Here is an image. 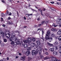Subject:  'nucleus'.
<instances>
[{
    "label": "nucleus",
    "mask_w": 61,
    "mask_h": 61,
    "mask_svg": "<svg viewBox=\"0 0 61 61\" xmlns=\"http://www.w3.org/2000/svg\"><path fill=\"white\" fill-rule=\"evenodd\" d=\"M50 31L48 30L47 32V34H46V39H47L48 38L49 36H50Z\"/></svg>",
    "instance_id": "1"
},
{
    "label": "nucleus",
    "mask_w": 61,
    "mask_h": 61,
    "mask_svg": "<svg viewBox=\"0 0 61 61\" xmlns=\"http://www.w3.org/2000/svg\"><path fill=\"white\" fill-rule=\"evenodd\" d=\"M38 52H39L38 49H37L36 51L35 50H33L32 52V54L33 56H34L36 55V54H38Z\"/></svg>",
    "instance_id": "2"
},
{
    "label": "nucleus",
    "mask_w": 61,
    "mask_h": 61,
    "mask_svg": "<svg viewBox=\"0 0 61 61\" xmlns=\"http://www.w3.org/2000/svg\"><path fill=\"white\" fill-rule=\"evenodd\" d=\"M17 40V37H16L15 36L12 37H10V41H15Z\"/></svg>",
    "instance_id": "3"
},
{
    "label": "nucleus",
    "mask_w": 61,
    "mask_h": 61,
    "mask_svg": "<svg viewBox=\"0 0 61 61\" xmlns=\"http://www.w3.org/2000/svg\"><path fill=\"white\" fill-rule=\"evenodd\" d=\"M51 61H57L58 60L56 58V57H54L53 56H51Z\"/></svg>",
    "instance_id": "4"
},
{
    "label": "nucleus",
    "mask_w": 61,
    "mask_h": 61,
    "mask_svg": "<svg viewBox=\"0 0 61 61\" xmlns=\"http://www.w3.org/2000/svg\"><path fill=\"white\" fill-rule=\"evenodd\" d=\"M20 41H17L16 43V44H19V43L20 44V46H22H22H23V42H20Z\"/></svg>",
    "instance_id": "5"
},
{
    "label": "nucleus",
    "mask_w": 61,
    "mask_h": 61,
    "mask_svg": "<svg viewBox=\"0 0 61 61\" xmlns=\"http://www.w3.org/2000/svg\"><path fill=\"white\" fill-rule=\"evenodd\" d=\"M11 41V45H13V46H15V45H16V42H14L13 41Z\"/></svg>",
    "instance_id": "6"
},
{
    "label": "nucleus",
    "mask_w": 61,
    "mask_h": 61,
    "mask_svg": "<svg viewBox=\"0 0 61 61\" xmlns=\"http://www.w3.org/2000/svg\"><path fill=\"white\" fill-rule=\"evenodd\" d=\"M31 52L29 51H27L26 53V56H29Z\"/></svg>",
    "instance_id": "7"
},
{
    "label": "nucleus",
    "mask_w": 61,
    "mask_h": 61,
    "mask_svg": "<svg viewBox=\"0 0 61 61\" xmlns=\"http://www.w3.org/2000/svg\"><path fill=\"white\" fill-rule=\"evenodd\" d=\"M5 36L7 38H9V37H10V33H9L7 34H5Z\"/></svg>",
    "instance_id": "8"
},
{
    "label": "nucleus",
    "mask_w": 61,
    "mask_h": 61,
    "mask_svg": "<svg viewBox=\"0 0 61 61\" xmlns=\"http://www.w3.org/2000/svg\"><path fill=\"white\" fill-rule=\"evenodd\" d=\"M51 56H50V57L46 56L44 58V59L45 60H46V59H49V58H51V59H52V58H51Z\"/></svg>",
    "instance_id": "9"
},
{
    "label": "nucleus",
    "mask_w": 61,
    "mask_h": 61,
    "mask_svg": "<svg viewBox=\"0 0 61 61\" xmlns=\"http://www.w3.org/2000/svg\"><path fill=\"white\" fill-rule=\"evenodd\" d=\"M56 23L57 24H60L59 25V26L60 27H61V22H60L59 21H58V20H57L56 21Z\"/></svg>",
    "instance_id": "10"
},
{
    "label": "nucleus",
    "mask_w": 61,
    "mask_h": 61,
    "mask_svg": "<svg viewBox=\"0 0 61 61\" xmlns=\"http://www.w3.org/2000/svg\"><path fill=\"white\" fill-rule=\"evenodd\" d=\"M35 45L34 43H32L30 45V46L31 47H34L35 46Z\"/></svg>",
    "instance_id": "11"
},
{
    "label": "nucleus",
    "mask_w": 61,
    "mask_h": 61,
    "mask_svg": "<svg viewBox=\"0 0 61 61\" xmlns=\"http://www.w3.org/2000/svg\"><path fill=\"white\" fill-rule=\"evenodd\" d=\"M25 56H24L23 57H22L20 58L21 60H25Z\"/></svg>",
    "instance_id": "12"
},
{
    "label": "nucleus",
    "mask_w": 61,
    "mask_h": 61,
    "mask_svg": "<svg viewBox=\"0 0 61 61\" xmlns=\"http://www.w3.org/2000/svg\"><path fill=\"white\" fill-rule=\"evenodd\" d=\"M53 54L54 56H56V55H58V52H56V51H54L53 52Z\"/></svg>",
    "instance_id": "13"
},
{
    "label": "nucleus",
    "mask_w": 61,
    "mask_h": 61,
    "mask_svg": "<svg viewBox=\"0 0 61 61\" xmlns=\"http://www.w3.org/2000/svg\"><path fill=\"white\" fill-rule=\"evenodd\" d=\"M40 51H39V55H40L41 54V53H42V51H41V50H42V48L40 47Z\"/></svg>",
    "instance_id": "14"
},
{
    "label": "nucleus",
    "mask_w": 61,
    "mask_h": 61,
    "mask_svg": "<svg viewBox=\"0 0 61 61\" xmlns=\"http://www.w3.org/2000/svg\"><path fill=\"white\" fill-rule=\"evenodd\" d=\"M47 39H49V40H50V42H51V41L52 40H53V39H52V37H50L49 36L48 38L47 39H46V40H47Z\"/></svg>",
    "instance_id": "15"
},
{
    "label": "nucleus",
    "mask_w": 61,
    "mask_h": 61,
    "mask_svg": "<svg viewBox=\"0 0 61 61\" xmlns=\"http://www.w3.org/2000/svg\"><path fill=\"white\" fill-rule=\"evenodd\" d=\"M27 40L28 41L31 42L32 41V38L30 37H29L27 38Z\"/></svg>",
    "instance_id": "16"
},
{
    "label": "nucleus",
    "mask_w": 61,
    "mask_h": 61,
    "mask_svg": "<svg viewBox=\"0 0 61 61\" xmlns=\"http://www.w3.org/2000/svg\"><path fill=\"white\" fill-rule=\"evenodd\" d=\"M51 30L53 32H56L57 31V30L55 28H52L51 29Z\"/></svg>",
    "instance_id": "17"
},
{
    "label": "nucleus",
    "mask_w": 61,
    "mask_h": 61,
    "mask_svg": "<svg viewBox=\"0 0 61 61\" xmlns=\"http://www.w3.org/2000/svg\"><path fill=\"white\" fill-rule=\"evenodd\" d=\"M21 45V46H24V48H26V47H27V46H28V45H27V44H25L24 45V44H23V46H22V45Z\"/></svg>",
    "instance_id": "18"
},
{
    "label": "nucleus",
    "mask_w": 61,
    "mask_h": 61,
    "mask_svg": "<svg viewBox=\"0 0 61 61\" xmlns=\"http://www.w3.org/2000/svg\"><path fill=\"white\" fill-rule=\"evenodd\" d=\"M23 42L24 43H28V41L27 40H25L23 41Z\"/></svg>",
    "instance_id": "19"
},
{
    "label": "nucleus",
    "mask_w": 61,
    "mask_h": 61,
    "mask_svg": "<svg viewBox=\"0 0 61 61\" xmlns=\"http://www.w3.org/2000/svg\"><path fill=\"white\" fill-rule=\"evenodd\" d=\"M14 36H15V33H11V37H14Z\"/></svg>",
    "instance_id": "20"
},
{
    "label": "nucleus",
    "mask_w": 61,
    "mask_h": 61,
    "mask_svg": "<svg viewBox=\"0 0 61 61\" xmlns=\"http://www.w3.org/2000/svg\"><path fill=\"white\" fill-rule=\"evenodd\" d=\"M51 37H55L56 36V35L53 34L52 33L51 34Z\"/></svg>",
    "instance_id": "21"
},
{
    "label": "nucleus",
    "mask_w": 61,
    "mask_h": 61,
    "mask_svg": "<svg viewBox=\"0 0 61 61\" xmlns=\"http://www.w3.org/2000/svg\"><path fill=\"white\" fill-rule=\"evenodd\" d=\"M54 50V48H51L50 49V51L51 52H53Z\"/></svg>",
    "instance_id": "22"
},
{
    "label": "nucleus",
    "mask_w": 61,
    "mask_h": 61,
    "mask_svg": "<svg viewBox=\"0 0 61 61\" xmlns=\"http://www.w3.org/2000/svg\"><path fill=\"white\" fill-rule=\"evenodd\" d=\"M47 44L49 46H53V44H51L48 42H47Z\"/></svg>",
    "instance_id": "23"
},
{
    "label": "nucleus",
    "mask_w": 61,
    "mask_h": 61,
    "mask_svg": "<svg viewBox=\"0 0 61 61\" xmlns=\"http://www.w3.org/2000/svg\"><path fill=\"white\" fill-rule=\"evenodd\" d=\"M36 43L37 45H40V41H37Z\"/></svg>",
    "instance_id": "24"
},
{
    "label": "nucleus",
    "mask_w": 61,
    "mask_h": 61,
    "mask_svg": "<svg viewBox=\"0 0 61 61\" xmlns=\"http://www.w3.org/2000/svg\"><path fill=\"white\" fill-rule=\"evenodd\" d=\"M53 49H54V50H57L58 49L57 48V47L56 46H55L53 48Z\"/></svg>",
    "instance_id": "25"
},
{
    "label": "nucleus",
    "mask_w": 61,
    "mask_h": 61,
    "mask_svg": "<svg viewBox=\"0 0 61 61\" xmlns=\"http://www.w3.org/2000/svg\"><path fill=\"white\" fill-rule=\"evenodd\" d=\"M57 34L58 35H61V30H59L57 32Z\"/></svg>",
    "instance_id": "26"
},
{
    "label": "nucleus",
    "mask_w": 61,
    "mask_h": 61,
    "mask_svg": "<svg viewBox=\"0 0 61 61\" xmlns=\"http://www.w3.org/2000/svg\"><path fill=\"white\" fill-rule=\"evenodd\" d=\"M54 44L55 45H58V42L57 41H55L54 43Z\"/></svg>",
    "instance_id": "27"
},
{
    "label": "nucleus",
    "mask_w": 61,
    "mask_h": 61,
    "mask_svg": "<svg viewBox=\"0 0 61 61\" xmlns=\"http://www.w3.org/2000/svg\"><path fill=\"white\" fill-rule=\"evenodd\" d=\"M39 46L36 45V47L37 49H39L40 48V45H39Z\"/></svg>",
    "instance_id": "28"
},
{
    "label": "nucleus",
    "mask_w": 61,
    "mask_h": 61,
    "mask_svg": "<svg viewBox=\"0 0 61 61\" xmlns=\"http://www.w3.org/2000/svg\"><path fill=\"white\" fill-rule=\"evenodd\" d=\"M58 40L59 41H61V36H59L58 38Z\"/></svg>",
    "instance_id": "29"
},
{
    "label": "nucleus",
    "mask_w": 61,
    "mask_h": 61,
    "mask_svg": "<svg viewBox=\"0 0 61 61\" xmlns=\"http://www.w3.org/2000/svg\"><path fill=\"white\" fill-rule=\"evenodd\" d=\"M32 40L33 41L35 42V41H36V38H33L32 39Z\"/></svg>",
    "instance_id": "30"
},
{
    "label": "nucleus",
    "mask_w": 61,
    "mask_h": 61,
    "mask_svg": "<svg viewBox=\"0 0 61 61\" xmlns=\"http://www.w3.org/2000/svg\"><path fill=\"white\" fill-rule=\"evenodd\" d=\"M46 22H45V21H43L41 22V25H44L45 24Z\"/></svg>",
    "instance_id": "31"
},
{
    "label": "nucleus",
    "mask_w": 61,
    "mask_h": 61,
    "mask_svg": "<svg viewBox=\"0 0 61 61\" xmlns=\"http://www.w3.org/2000/svg\"><path fill=\"white\" fill-rule=\"evenodd\" d=\"M31 49V48L30 47H28L27 48V50H30Z\"/></svg>",
    "instance_id": "32"
},
{
    "label": "nucleus",
    "mask_w": 61,
    "mask_h": 61,
    "mask_svg": "<svg viewBox=\"0 0 61 61\" xmlns=\"http://www.w3.org/2000/svg\"><path fill=\"white\" fill-rule=\"evenodd\" d=\"M53 25L54 26V27H57V26H58V25H55V23H53Z\"/></svg>",
    "instance_id": "33"
},
{
    "label": "nucleus",
    "mask_w": 61,
    "mask_h": 61,
    "mask_svg": "<svg viewBox=\"0 0 61 61\" xmlns=\"http://www.w3.org/2000/svg\"><path fill=\"white\" fill-rule=\"evenodd\" d=\"M1 16L2 17H4L5 16V14H4V13H2L1 14Z\"/></svg>",
    "instance_id": "34"
},
{
    "label": "nucleus",
    "mask_w": 61,
    "mask_h": 61,
    "mask_svg": "<svg viewBox=\"0 0 61 61\" xmlns=\"http://www.w3.org/2000/svg\"><path fill=\"white\" fill-rule=\"evenodd\" d=\"M40 55V57H41V58H43V57L44 56H43V55H41V54Z\"/></svg>",
    "instance_id": "35"
},
{
    "label": "nucleus",
    "mask_w": 61,
    "mask_h": 61,
    "mask_svg": "<svg viewBox=\"0 0 61 61\" xmlns=\"http://www.w3.org/2000/svg\"><path fill=\"white\" fill-rule=\"evenodd\" d=\"M31 60V58H30L29 57H28V61H30V60Z\"/></svg>",
    "instance_id": "36"
},
{
    "label": "nucleus",
    "mask_w": 61,
    "mask_h": 61,
    "mask_svg": "<svg viewBox=\"0 0 61 61\" xmlns=\"http://www.w3.org/2000/svg\"><path fill=\"white\" fill-rule=\"evenodd\" d=\"M4 42H7V40L6 39H4Z\"/></svg>",
    "instance_id": "37"
},
{
    "label": "nucleus",
    "mask_w": 61,
    "mask_h": 61,
    "mask_svg": "<svg viewBox=\"0 0 61 61\" xmlns=\"http://www.w3.org/2000/svg\"><path fill=\"white\" fill-rule=\"evenodd\" d=\"M3 31H0V35H1V34H3Z\"/></svg>",
    "instance_id": "38"
},
{
    "label": "nucleus",
    "mask_w": 61,
    "mask_h": 61,
    "mask_svg": "<svg viewBox=\"0 0 61 61\" xmlns=\"http://www.w3.org/2000/svg\"><path fill=\"white\" fill-rule=\"evenodd\" d=\"M4 36H5V33H3L2 35V37H4Z\"/></svg>",
    "instance_id": "39"
},
{
    "label": "nucleus",
    "mask_w": 61,
    "mask_h": 61,
    "mask_svg": "<svg viewBox=\"0 0 61 61\" xmlns=\"http://www.w3.org/2000/svg\"><path fill=\"white\" fill-rule=\"evenodd\" d=\"M39 11H40V12L41 13L42 12V10H41L39 9Z\"/></svg>",
    "instance_id": "40"
},
{
    "label": "nucleus",
    "mask_w": 61,
    "mask_h": 61,
    "mask_svg": "<svg viewBox=\"0 0 61 61\" xmlns=\"http://www.w3.org/2000/svg\"><path fill=\"white\" fill-rule=\"evenodd\" d=\"M26 17H28L29 16V14H26Z\"/></svg>",
    "instance_id": "41"
},
{
    "label": "nucleus",
    "mask_w": 61,
    "mask_h": 61,
    "mask_svg": "<svg viewBox=\"0 0 61 61\" xmlns=\"http://www.w3.org/2000/svg\"><path fill=\"white\" fill-rule=\"evenodd\" d=\"M59 52L60 54H61V49L59 50Z\"/></svg>",
    "instance_id": "42"
},
{
    "label": "nucleus",
    "mask_w": 61,
    "mask_h": 61,
    "mask_svg": "<svg viewBox=\"0 0 61 61\" xmlns=\"http://www.w3.org/2000/svg\"><path fill=\"white\" fill-rule=\"evenodd\" d=\"M45 24H48V21H45Z\"/></svg>",
    "instance_id": "43"
},
{
    "label": "nucleus",
    "mask_w": 61,
    "mask_h": 61,
    "mask_svg": "<svg viewBox=\"0 0 61 61\" xmlns=\"http://www.w3.org/2000/svg\"><path fill=\"white\" fill-rule=\"evenodd\" d=\"M50 3L52 4H54V2H50Z\"/></svg>",
    "instance_id": "44"
},
{
    "label": "nucleus",
    "mask_w": 61,
    "mask_h": 61,
    "mask_svg": "<svg viewBox=\"0 0 61 61\" xmlns=\"http://www.w3.org/2000/svg\"><path fill=\"white\" fill-rule=\"evenodd\" d=\"M46 55H48V53L47 52H46Z\"/></svg>",
    "instance_id": "45"
},
{
    "label": "nucleus",
    "mask_w": 61,
    "mask_h": 61,
    "mask_svg": "<svg viewBox=\"0 0 61 61\" xmlns=\"http://www.w3.org/2000/svg\"><path fill=\"white\" fill-rule=\"evenodd\" d=\"M18 57H19L18 56H16L15 59H17V58H18Z\"/></svg>",
    "instance_id": "46"
},
{
    "label": "nucleus",
    "mask_w": 61,
    "mask_h": 61,
    "mask_svg": "<svg viewBox=\"0 0 61 61\" xmlns=\"http://www.w3.org/2000/svg\"><path fill=\"white\" fill-rule=\"evenodd\" d=\"M11 19V18L10 17H9V18H8V20H10Z\"/></svg>",
    "instance_id": "47"
},
{
    "label": "nucleus",
    "mask_w": 61,
    "mask_h": 61,
    "mask_svg": "<svg viewBox=\"0 0 61 61\" xmlns=\"http://www.w3.org/2000/svg\"><path fill=\"white\" fill-rule=\"evenodd\" d=\"M59 46H60L59 47V48L60 49V48L61 49V44L59 45Z\"/></svg>",
    "instance_id": "48"
},
{
    "label": "nucleus",
    "mask_w": 61,
    "mask_h": 61,
    "mask_svg": "<svg viewBox=\"0 0 61 61\" xmlns=\"http://www.w3.org/2000/svg\"><path fill=\"white\" fill-rule=\"evenodd\" d=\"M11 14H12V13L11 12H10V14H9V15H11Z\"/></svg>",
    "instance_id": "49"
},
{
    "label": "nucleus",
    "mask_w": 61,
    "mask_h": 61,
    "mask_svg": "<svg viewBox=\"0 0 61 61\" xmlns=\"http://www.w3.org/2000/svg\"><path fill=\"white\" fill-rule=\"evenodd\" d=\"M41 39H42L43 41H44V37H42L41 38Z\"/></svg>",
    "instance_id": "50"
},
{
    "label": "nucleus",
    "mask_w": 61,
    "mask_h": 61,
    "mask_svg": "<svg viewBox=\"0 0 61 61\" xmlns=\"http://www.w3.org/2000/svg\"><path fill=\"white\" fill-rule=\"evenodd\" d=\"M42 35H44V31H42Z\"/></svg>",
    "instance_id": "51"
},
{
    "label": "nucleus",
    "mask_w": 61,
    "mask_h": 61,
    "mask_svg": "<svg viewBox=\"0 0 61 61\" xmlns=\"http://www.w3.org/2000/svg\"><path fill=\"white\" fill-rule=\"evenodd\" d=\"M2 2L3 3H5V1L4 0H2Z\"/></svg>",
    "instance_id": "52"
},
{
    "label": "nucleus",
    "mask_w": 61,
    "mask_h": 61,
    "mask_svg": "<svg viewBox=\"0 0 61 61\" xmlns=\"http://www.w3.org/2000/svg\"><path fill=\"white\" fill-rule=\"evenodd\" d=\"M41 24H40L39 25V26L40 27V26H41Z\"/></svg>",
    "instance_id": "53"
},
{
    "label": "nucleus",
    "mask_w": 61,
    "mask_h": 61,
    "mask_svg": "<svg viewBox=\"0 0 61 61\" xmlns=\"http://www.w3.org/2000/svg\"><path fill=\"white\" fill-rule=\"evenodd\" d=\"M19 56H21L22 55V54L20 53H19Z\"/></svg>",
    "instance_id": "54"
},
{
    "label": "nucleus",
    "mask_w": 61,
    "mask_h": 61,
    "mask_svg": "<svg viewBox=\"0 0 61 61\" xmlns=\"http://www.w3.org/2000/svg\"><path fill=\"white\" fill-rule=\"evenodd\" d=\"M56 4L57 5H59V3H58V2H57L56 3Z\"/></svg>",
    "instance_id": "55"
},
{
    "label": "nucleus",
    "mask_w": 61,
    "mask_h": 61,
    "mask_svg": "<svg viewBox=\"0 0 61 61\" xmlns=\"http://www.w3.org/2000/svg\"><path fill=\"white\" fill-rule=\"evenodd\" d=\"M2 26L3 27H5V25L4 24H3L2 25Z\"/></svg>",
    "instance_id": "56"
},
{
    "label": "nucleus",
    "mask_w": 61,
    "mask_h": 61,
    "mask_svg": "<svg viewBox=\"0 0 61 61\" xmlns=\"http://www.w3.org/2000/svg\"><path fill=\"white\" fill-rule=\"evenodd\" d=\"M32 9V10L33 11H35V10L34 9Z\"/></svg>",
    "instance_id": "57"
},
{
    "label": "nucleus",
    "mask_w": 61,
    "mask_h": 61,
    "mask_svg": "<svg viewBox=\"0 0 61 61\" xmlns=\"http://www.w3.org/2000/svg\"><path fill=\"white\" fill-rule=\"evenodd\" d=\"M15 32V33H18H18H19V32H18V31H16Z\"/></svg>",
    "instance_id": "58"
},
{
    "label": "nucleus",
    "mask_w": 61,
    "mask_h": 61,
    "mask_svg": "<svg viewBox=\"0 0 61 61\" xmlns=\"http://www.w3.org/2000/svg\"><path fill=\"white\" fill-rule=\"evenodd\" d=\"M41 13L42 15V16H43L44 15H43V14H42V12H41Z\"/></svg>",
    "instance_id": "59"
},
{
    "label": "nucleus",
    "mask_w": 61,
    "mask_h": 61,
    "mask_svg": "<svg viewBox=\"0 0 61 61\" xmlns=\"http://www.w3.org/2000/svg\"><path fill=\"white\" fill-rule=\"evenodd\" d=\"M45 50L46 51H47V49H45Z\"/></svg>",
    "instance_id": "60"
},
{
    "label": "nucleus",
    "mask_w": 61,
    "mask_h": 61,
    "mask_svg": "<svg viewBox=\"0 0 61 61\" xmlns=\"http://www.w3.org/2000/svg\"><path fill=\"white\" fill-rule=\"evenodd\" d=\"M24 19H25V20H26V17H24Z\"/></svg>",
    "instance_id": "61"
},
{
    "label": "nucleus",
    "mask_w": 61,
    "mask_h": 61,
    "mask_svg": "<svg viewBox=\"0 0 61 61\" xmlns=\"http://www.w3.org/2000/svg\"><path fill=\"white\" fill-rule=\"evenodd\" d=\"M55 37L56 39H57V37H56L55 36Z\"/></svg>",
    "instance_id": "62"
},
{
    "label": "nucleus",
    "mask_w": 61,
    "mask_h": 61,
    "mask_svg": "<svg viewBox=\"0 0 61 61\" xmlns=\"http://www.w3.org/2000/svg\"><path fill=\"white\" fill-rule=\"evenodd\" d=\"M58 20H61V19L59 18V19H58Z\"/></svg>",
    "instance_id": "63"
},
{
    "label": "nucleus",
    "mask_w": 61,
    "mask_h": 61,
    "mask_svg": "<svg viewBox=\"0 0 61 61\" xmlns=\"http://www.w3.org/2000/svg\"><path fill=\"white\" fill-rule=\"evenodd\" d=\"M7 14H9V12H8V11H7Z\"/></svg>",
    "instance_id": "64"
}]
</instances>
